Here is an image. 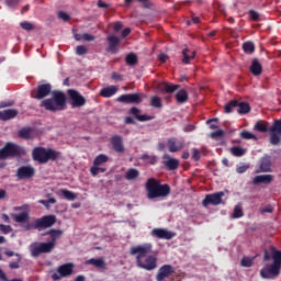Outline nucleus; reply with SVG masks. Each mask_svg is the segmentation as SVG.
<instances>
[{"label":"nucleus","mask_w":281,"mask_h":281,"mask_svg":"<svg viewBox=\"0 0 281 281\" xmlns=\"http://www.w3.org/2000/svg\"><path fill=\"white\" fill-rule=\"evenodd\" d=\"M150 106H153V109H162L164 103H161V98H159L158 95L151 97Z\"/></svg>","instance_id":"obj_42"},{"label":"nucleus","mask_w":281,"mask_h":281,"mask_svg":"<svg viewBox=\"0 0 281 281\" xmlns=\"http://www.w3.org/2000/svg\"><path fill=\"white\" fill-rule=\"evenodd\" d=\"M125 61L130 67H135L138 63L137 55L135 53H130L125 57Z\"/></svg>","instance_id":"obj_38"},{"label":"nucleus","mask_w":281,"mask_h":281,"mask_svg":"<svg viewBox=\"0 0 281 281\" xmlns=\"http://www.w3.org/2000/svg\"><path fill=\"white\" fill-rule=\"evenodd\" d=\"M19 137L22 139H31L32 138V128L23 127L19 131Z\"/></svg>","instance_id":"obj_41"},{"label":"nucleus","mask_w":281,"mask_h":281,"mask_svg":"<svg viewBox=\"0 0 281 281\" xmlns=\"http://www.w3.org/2000/svg\"><path fill=\"white\" fill-rule=\"evenodd\" d=\"M150 254H153V244L137 245L130 249V255L136 256L137 268L145 271L157 269V255Z\"/></svg>","instance_id":"obj_1"},{"label":"nucleus","mask_w":281,"mask_h":281,"mask_svg":"<svg viewBox=\"0 0 281 281\" xmlns=\"http://www.w3.org/2000/svg\"><path fill=\"white\" fill-rule=\"evenodd\" d=\"M52 98L45 99L41 102L40 106L50 113H57L58 111H65L67 109V95L63 91H53Z\"/></svg>","instance_id":"obj_2"},{"label":"nucleus","mask_w":281,"mask_h":281,"mask_svg":"<svg viewBox=\"0 0 281 281\" xmlns=\"http://www.w3.org/2000/svg\"><path fill=\"white\" fill-rule=\"evenodd\" d=\"M151 236L155 238H159L161 240H172L177 236V234L166 229V228H154L151 231Z\"/></svg>","instance_id":"obj_15"},{"label":"nucleus","mask_w":281,"mask_h":281,"mask_svg":"<svg viewBox=\"0 0 281 281\" xmlns=\"http://www.w3.org/2000/svg\"><path fill=\"white\" fill-rule=\"evenodd\" d=\"M146 190H147V198L159 199L161 196H168L170 194V186L169 184H161L159 180L155 178H149L146 181Z\"/></svg>","instance_id":"obj_5"},{"label":"nucleus","mask_w":281,"mask_h":281,"mask_svg":"<svg viewBox=\"0 0 281 281\" xmlns=\"http://www.w3.org/2000/svg\"><path fill=\"white\" fill-rule=\"evenodd\" d=\"M61 153L45 147H35L32 151L33 161H37V164H48L49 161H58L60 159Z\"/></svg>","instance_id":"obj_4"},{"label":"nucleus","mask_w":281,"mask_h":281,"mask_svg":"<svg viewBox=\"0 0 281 281\" xmlns=\"http://www.w3.org/2000/svg\"><path fill=\"white\" fill-rule=\"evenodd\" d=\"M130 113L138 120V122H150V120H154V116L147 115V114H139L142 113V110L139 108L133 106L130 110Z\"/></svg>","instance_id":"obj_23"},{"label":"nucleus","mask_w":281,"mask_h":281,"mask_svg":"<svg viewBox=\"0 0 281 281\" xmlns=\"http://www.w3.org/2000/svg\"><path fill=\"white\" fill-rule=\"evenodd\" d=\"M182 63H184V65H190V61L196 56V52L184 48L182 50Z\"/></svg>","instance_id":"obj_30"},{"label":"nucleus","mask_w":281,"mask_h":281,"mask_svg":"<svg viewBox=\"0 0 281 281\" xmlns=\"http://www.w3.org/2000/svg\"><path fill=\"white\" fill-rule=\"evenodd\" d=\"M58 19H60L61 21L67 23V21H71V15H69V13H67L65 11H59L58 12Z\"/></svg>","instance_id":"obj_49"},{"label":"nucleus","mask_w":281,"mask_h":281,"mask_svg":"<svg viewBox=\"0 0 281 281\" xmlns=\"http://www.w3.org/2000/svg\"><path fill=\"white\" fill-rule=\"evenodd\" d=\"M20 27L22 30H25V32H32V30H34V24H32L31 22L24 21L20 23Z\"/></svg>","instance_id":"obj_48"},{"label":"nucleus","mask_w":281,"mask_h":281,"mask_svg":"<svg viewBox=\"0 0 281 281\" xmlns=\"http://www.w3.org/2000/svg\"><path fill=\"white\" fill-rule=\"evenodd\" d=\"M223 135H225V132L223 130H217V131L211 133L212 139L223 137Z\"/></svg>","instance_id":"obj_53"},{"label":"nucleus","mask_w":281,"mask_h":281,"mask_svg":"<svg viewBox=\"0 0 281 281\" xmlns=\"http://www.w3.org/2000/svg\"><path fill=\"white\" fill-rule=\"evenodd\" d=\"M234 109H238V101L237 100H231L227 104L224 106L225 113H232Z\"/></svg>","instance_id":"obj_43"},{"label":"nucleus","mask_w":281,"mask_h":281,"mask_svg":"<svg viewBox=\"0 0 281 281\" xmlns=\"http://www.w3.org/2000/svg\"><path fill=\"white\" fill-rule=\"evenodd\" d=\"M109 161V156L104 154L98 155L93 160V166H102V164H106Z\"/></svg>","instance_id":"obj_40"},{"label":"nucleus","mask_w":281,"mask_h":281,"mask_svg":"<svg viewBox=\"0 0 281 281\" xmlns=\"http://www.w3.org/2000/svg\"><path fill=\"white\" fill-rule=\"evenodd\" d=\"M52 93V83H40L35 89L31 90L33 100H45Z\"/></svg>","instance_id":"obj_8"},{"label":"nucleus","mask_w":281,"mask_h":281,"mask_svg":"<svg viewBox=\"0 0 281 281\" xmlns=\"http://www.w3.org/2000/svg\"><path fill=\"white\" fill-rule=\"evenodd\" d=\"M180 85H175V83H168V82H162L157 86V89L160 93H175V91H178L180 89Z\"/></svg>","instance_id":"obj_20"},{"label":"nucleus","mask_w":281,"mask_h":281,"mask_svg":"<svg viewBox=\"0 0 281 281\" xmlns=\"http://www.w3.org/2000/svg\"><path fill=\"white\" fill-rule=\"evenodd\" d=\"M193 154H192V159L194 161H199V159H201V151L196 148H193Z\"/></svg>","instance_id":"obj_56"},{"label":"nucleus","mask_w":281,"mask_h":281,"mask_svg":"<svg viewBox=\"0 0 281 281\" xmlns=\"http://www.w3.org/2000/svg\"><path fill=\"white\" fill-rule=\"evenodd\" d=\"M36 175V169L32 166H22L16 170L18 179H32Z\"/></svg>","instance_id":"obj_17"},{"label":"nucleus","mask_w":281,"mask_h":281,"mask_svg":"<svg viewBox=\"0 0 281 281\" xmlns=\"http://www.w3.org/2000/svg\"><path fill=\"white\" fill-rule=\"evenodd\" d=\"M271 181H273V177L271 175H260L254 178L252 183L255 186H259V183L269 184Z\"/></svg>","instance_id":"obj_26"},{"label":"nucleus","mask_w":281,"mask_h":281,"mask_svg":"<svg viewBox=\"0 0 281 281\" xmlns=\"http://www.w3.org/2000/svg\"><path fill=\"white\" fill-rule=\"evenodd\" d=\"M239 137H241V139H258V137L251 134L249 131L240 132Z\"/></svg>","instance_id":"obj_47"},{"label":"nucleus","mask_w":281,"mask_h":281,"mask_svg":"<svg viewBox=\"0 0 281 281\" xmlns=\"http://www.w3.org/2000/svg\"><path fill=\"white\" fill-rule=\"evenodd\" d=\"M69 100H70V106L71 109H80L87 104V99L78 92V90L69 89L67 90Z\"/></svg>","instance_id":"obj_9"},{"label":"nucleus","mask_w":281,"mask_h":281,"mask_svg":"<svg viewBox=\"0 0 281 281\" xmlns=\"http://www.w3.org/2000/svg\"><path fill=\"white\" fill-rule=\"evenodd\" d=\"M21 0H5V3L9 8H15V5H19V2Z\"/></svg>","instance_id":"obj_61"},{"label":"nucleus","mask_w":281,"mask_h":281,"mask_svg":"<svg viewBox=\"0 0 281 281\" xmlns=\"http://www.w3.org/2000/svg\"><path fill=\"white\" fill-rule=\"evenodd\" d=\"M59 194L66 199V201H76L77 196L76 193L67 190V189H61L59 190Z\"/></svg>","instance_id":"obj_36"},{"label":"nucleus","mask_w":281,"mask_h":281,"mask_svg":"<svg viewBox=\"0 0 281 281\" xmlns=\"http://www.w3.org/2000/svg\"><path fill=\"white\" fill-rule=\"evenodd\" d=\"M117 93V87L116 86H110L106 88L101 89L100 95L102 98H113Z\"/></svg>","instance_id":"obj_29"},{"label":"nucleus","mask_w":281,"mask_h":281,"mask_svg":"<svg viewBox=\"0 0 281 281\" xmlns=\"http://www.w3.org/2000/svg\"><path fill=\"white\" fill-rule=\"evenodd\" d=\"M15 212H30V206L27 204H24L22 206H16Z\"/></svg>","instance_id":"obj_60"},{"label":"nucleus","mask_w":281,"mask_h":281,"mask_svg":"<svg viewBox=\"0 0 281 281\" xmlns=\"http://www.w3.org/2000/svg\"><path fill=\"white\" fill-rule=\"evenodd\" d=\"M241 267H252L254 266V259L249 257H244L240 262Z\"/></svg>","instance_id":"obj_50"},{"label":"nucleus","mask_w":281,"mask_h":281,"mask_svg":"<svg viewBox=\"0 0 281 281\" xmlns=\"http://www.w3.org/2000/svg\"><path fill=\"white\" fill-rule=\"evenodd\" d=\"M8 106H14V101H1L0 109H8Z\"/></svg>","instance_id":"obj_55"},{"label":"nucleus","mask_w":281,"mask_h":281,"mask_svg":"<svg viewBox=\"0 0 281 281\" xmlns=\"http://www.w3.org/2000/svg\"><path fill=\"white\" fill-rule=\"evenodd\" d=\"M248 14L251 21H260V14L257 11L250 10Z\"/></svg>","instance_id":"obj_52"},{"label":"nucleus","mask_w":281,"mask_h":281,"mask_svg":"<svg viewBox=\"0 0 281 281\" xmlns=\"http://www.w3.org/2000/svg\"><path fill=\"white\" fill-rule=\"evenodd\" d=\"M111 146L115 153H124V139L120 135H114L110 139Z\"/></svg>","instance_id":"obj_18"},{"label":"nucleus","mask_w":281,"mask_h":281,"mask_svg":"<svg viewBox=\"0 0 281 281\" xmlns=\"http://www.w3.org/2000/svg\"><path fill=\"white\" fill-rule=\"evenodd\" d=\"M76 54H77V56H85L87 54V46H85V45L77 46Z\"/></svg>","instance_id":"obj_51"},{"label":"nucleus","mask_w":281,"mask_h":281,"mask_svg":"<svg viewBox=\"0 0 281 281\" xmlns=\"http://www.w3.org/2000/svg\"><path fill=\"white\" fill-rule=\"evenodd\" d=\"M272 251V259H273V263L274 266L279 267V269H281V251L280 250H276V248H271Z\"/></svg>","instance_id":"obj_35"},{"label":"nucleus","mask_w":281,"mask_h":281,"mask_svg":"<svg viewBox=\"0 0 281 281\" xmlns=\"http://www.w3.org/2000/svg\"><path fill=\"white\" fill-rule=\"evenodd\" d=\"M243 49L245 54H254V52H256V46L254 45V42H245L243 44Z\"/></svg>","instance_id":"obj_44"},{"label":"nucleus","mask_w":281,"mask_h":281,"mask_svg":"<svg viewBox=\"0 0 281 281\" xmlns=\"http://www.w3.org/2000/svg\"><path fill=\"white\" fill-rule=\"evenodd\" d=\"M0 232H2V234H10V232H12V226L0 224Z\"/></svg>","instance_id":"obj_54"},{"label":"nucleus","mask_w":281,"mask_h":281,"mask_svg":"<svg viewBox=\"0 0 281 281\" xmlns=\"http://www.w3.org/2000/svg\"><path fill=\"white\" fill-rule=\"evenodd\" d=\"M280 267L271 263L269 267L261 269L260 276L265 280H272V278H278V276H280Z\"/></svg>","instance_id":"obj_14"},{"label":"nucleus","mask_w":281,"mask_h":281,"mask_svg":"<svg viewBox=\"0 0 281 281\" xmlns=\"http://www.w3.org/2000/svg\"><path fill=\"white\" fill-rule=\"evenodd\" d=\"M256 172H271V157H262L259 161V168L256 170Z\"/></svg>","instance_id":"obj_22"},{"label":"nucleus","mask_w":281,"mask_h":281,"mask_svg":"<svg viewBox=\"0 0 281 281\" xmlns=\"http://www.w3.org/2000/svg\"><path fill=\"white\" fill-rule=\"evenodd\" d=\"M224 196L225 192L223 191L207 194L203 200L202 205H204V207H207V205H221V203H223Z\"/></svg>","instance_id":"obj_13"},{"label":"nucleus","mask_w":281,"mask_h":281,"mask_svg":"<svg viewBox=\"0 0 281 281\" xmlns=\"http://www.w3.org/2000/svg\"><path fill=\"white\" fill-rule=\"evenodd\" d=\"M74 274V263H64L57 268V273L52 274V280L58 281Z\"/></svg>","instance_id":"obj_10"},{"label":"nucleus","mask_w":281,"mask_h":281,"mask_svg":"<svg viewBox=\"0 0 281 281\" xmlns=\"http://www.w3.org/2000/svg\"><path fill=\"white\" fill-rule=\"evenodd\" d=\"M12 218L15 221V223H26V221H30V212L13 214Z\"/></svg>","instance_id":"obj_32"},{"label":"nucleus","mask_w":281,"mask_h":281,"mask_svg":"<svg viewBox=\"0 0 281 281\" xmlns=\"http://www.w3.org/2000/svg\"><path fill=\"white\" fill-rule=\"evenodd\" d=\"M18 256V261L11 262L9 265L10 269H19L20 265L19 262H21V255H16Z\"/></svg>","instance_id":"obj_58"},{"label":"nucleus","mask_w":281,"mask_h":281,"mask_svg":"<svg viewBox=\"0 0 281 281\" xmlns=\"http://www.w3.org/2000/svg\"><path fill=\"white\" fill-rule=\"evenodd\" d=\"M90 172H91L92 177H98V172H100V167L93 165V167L90 168Z\"/></svg>","instance_id":"obj_62"},{"label":"nucleus","mask_w":281,"mask_h":281,"mask_svg":"<svg viewBox=\"0 0 281 281\" xmlns=\"http://www.w3.org/2000/svg\"><path fill=\"white\" fill-rule=\"evenodd\" d=\"M175 273V267L172 265H162L156 274L157 281H164L166 278H170Z\"/></svg>","instance_id":"obj_16"},{"label":"nucleus","mask_w":281,"mask_h":281,"mask_svg":"<svg viewBox=\"0 0 281 281\" xmlns=\"http://www.w3.org/2000/svg\"><path fill=\"white\" fill-rule=\"evenodd\" d=\"M142 98H146V95L139 93L122 94L116 101L121 104H142Z\"/></svg>","instance_id":"obj_11"},{"label":"nucleus","mask_w":281,"mask_h":281,"mask_svg":"<svg viewBox=\"0 0 281 281\" xmlns=\"http://www.w3.org/2000/svg\"><path fill=\"white\" fill-rule=\"evenodd\" d=\"M24 154L25 149H23V147L14 143H7L3 148L0 149V160L10 159V157H23Z\"/></svg>","instance_id":"obj_6"},{"label":"nucleus","mask_w":281,"mask_h":281,"mask_svg":"<svg viewBox=\"0 0 281 281\" xmlns=\"http://www.w3.org/2000/svg\"><path fill=\"white\" fill-rule=\"evenodd\" d=\"M19 115V110L16 109H8L2 111V122H8L10 120H14Z\"/></svg>","instance_id":"obj_28"},{"label":"nucleus","mask_w":281,"mask_h":281,"mask_svg":"<svg viewBox=\"0 0 281 281\" xmlns=\"http://www.w3.org/2000/svg\"><path fill=\"white\" fill-rule=\"evenodd\" d=\"M255 131L259 133H270L269 143L271 146H280L281 143V119L274 120L271 126L262 122H257L255 124Z\"/></svg>","instance_id":"obj_3"},{"label":"nucleus","mask_w":281,"mask_h":281,"mask_svg":"<svg viewBox=\"0 0 281 281\" xmlns=\"http://www.w3.org/2000/svg\"><path fill=\"white\" fill-rule=\"evenodd\" d=\"M231 153L234 157H244L246 155L247 149L240 147V146H233L231 148Z\"/></svg>","instance_id":"obj_39"},{"label":"nucleus","mask_w":281,"mask_h":281,"mask_svg":"<svg viewBox=\"0 0 281 281\" xmlns=\"http://www.w3.org/2000/svg\"><path fill=\"white\" fill-rule=\"evenodd\" d=\"M54 251V244L46 243H32L30 245V252L32 258H38L41 254H52Z\"/></svg>","instance_id":"obj_7"},{"label":"nucleus","mask_w":281,"mask_h":281,"mask_svg":"<svg viewBox=\"0 0 281 281\" xmlns=\"http://www.w3.org/2000/svg\"><path fill=\"white\" fill-rule=\"evenodd\" d=\"M243 215V206L240 204H237L233 211V218H241Z\"/></svg>","instance_id":"obj_46"},{"label":"nucleus","mask_w":281,"mask_h":281,"mask_svg":"<svg viewBox=\"0 0 281 281\" xmlns=\"http://www.w3.org/2000/svg\"><path fill=\"white\" fill-rule=\"evenodd\" d=\"M53 225H56V215H45L35 220L34 227L35 229H47V227H52Z\"/></svg>","instance_id":"obj_12"},{"label":"nucleus","mask_w":281,"mask_h":281,"mask_svg":"<svg viewBox=\"0 0 281 281\" xmlns=\"http://www.w3.org/2000/svg\"><path fill=\"white\" fill-rule=\"evenodd\" d=\"M142 161H146V164H150L151 166H155L157 164V157L150 156L148 154H143L140 156Z\"/></svg>","instance_id":"obj_45"},{"label":"nucleus","mask_w":281,"mask_h":281,"mask_svg":"<svg viewBox=\"0 0 281 281\" xmlns=\"http://www.w3.org/2000/svg\"><path fill=\"white\" fill-rule=\"evenodd\" d=\"M167 147L169 153H179V150H183L184 144L182 140H178L175 137H171L167 142Z\"/></svg>","instance_id":"obj_19"},{"label":"nucleus","mask_w":281,"mask_h":281,"mask_svg":"<svg viewBox=\"0 0 281 281\" xmlns=\"http://www.w3.org/2000/svg\"><path fill=\"white\" fill-rule=\"evenodd\" d=\"M247 170H249V166L243 165V166L237 167L236 172H238V175H243V173L247 172Z\"/></svg>","instance_id":"obj_57"},{"label":"nucleus","mask_w":281,"mask_h":281,"mask_svg":"<svg viewBox=\"0 0 281 281\" xmlns=\"http://www.w3.org/2000/svg\"><path fill=\"white\" fill-rule=\"evenodd\" d=\"M164 166L167 168V170H177L179 168V159L170 157V155L164 156Z\"/></svg>","instance_id":"obj_24"},{"label":"nucleus","mask_w":281,"mask_h":281,"mask_svg":"<svg viewBox=\"0 0 281 281\" xmlns=\"http://www.w3.org/2000/svg\"><path fill=\"white\" fill-rule=\"evenodd\" d=\"M251 111V106L247 102H238L237 104V113L239 115H246V113H249Z\"/></svg>","instance_id":"obj_33"},{"label":"nucleus","mask_w":281,"mask_h":281,"mask_svg":"<svg viewBox=\"0 0 281 281\" xmlns=\"http://www.w3.org/2000/svg\"><path fill=\"white\" fill-rule=\"evenodd\" d=\"M47 236H50V240L48 241V244L53 245V248L55 249L56 247V241L58 240V238H60V236H63V231L61 229H50L46 233Z\"/></svg>","instance_id":"obj_25"},{"label":"nucleus","mask_w":281,"mask_h":281,"mask_svg":"<svg viewBox=\"0 0 281 281\" xmlns=\"http://www.w3.org/2000/svg\"><path fill=\"white\" fill-rule=\"evenodd\" d=\"M212 122H218V119H211L206 121V124H210V128L214 130V128H218V125L212 123Z\"/></svg>","instance_id":"obj_63"},{"label":"nucleus","mask_w":281,"mask_h":281,"mask_svg":"<svg viewBox=\"0 0 281 281\" xmlns=\"http://www.w3.org/2000/svg\"><path fill=\"white\" fill-rule=\"evenodd\" d=\"M82 41H87V42L95 41V36L91 35L89 33H83Z\"/></svg>","instance_id":"obj_59"},{"label":"nucleus","mask_w":281,"mask_h":281,"mask_svg":"<svg viewBox=\"0 0 281 281\" xmlns=\"http://www.w3.org/2000/svg\"><path fill=\"white\" fill-rule=\"evenodd\" d=\"M250 72L252 76H260V74H262V64H260L258 58L252 59L250 65Z\"/></svg>","instance_id":"obj_27"},{"label":"nucleus","mask_w":281,"mask_h":281,"mask_svg":"<svg viewBox=\"0 0 281 281\" xmlns=\"http://www.w3.org/2000/svg\"><path fill=\"white\" fill-rule=\"evenodd\" d=\"M86 265H93V267H97V269H105L106 263H104V259H95L91 258L86 261Z\"/></svg>","instance_id":"obj_34"},{"label":"nucleus","mask_w":281,"mask_h":281,"mask_svg":"<svg viewBox=\"0 0 281 281\" xmlns=\"http://www.w3.org/2000/svg\"><path fill=\"white\" fill-rule=\"evenodd\" d=\"M139 177V170L135 168H130L125 173V179L127 181H134V179H137Z\"/></svg>","instance_id":"obj_37"},{"label":"nucleus","mask_w":281,"mask_h":281,"mask_svg":"<svg viewBox=\"0 0 281 281\" xmlns=\"http://www.w3.org/2000/svg\"><path fill=\"white\" fill-rule=\"evenodd\" d=\"M176 100L178 104H186L188 100H190V97L188 94V91L186 89H181L176 93Z\"/></svg>","instance_id":"obj_31"},{"label":"nucleus","mask_w":281,"mask_h":281,"mask_svg":"<svg viewBox=\"0 0 281 281\" xmlns=\"http://www.w3.org/2000/svg\"><path fill=\"white\" fill-rule=\"evenodd\" d=\"M106 41L109 43L106 52H109L110 54H115L117 52V47H120V37L111 34L108 36Z\"/></svg>","instance_id":"obj_21"},{"label":"nucleus","mask_w":281,"mask_h":281,"mask_svg":"<svg viewBox=\"0 0 281 281\" xmlns=\"http://www.w3.org/2000/svg\"><path fill=\"white\" fill-rule=\"evenodd\" d=\"M122 27H124V24H122V22H120V21L115 22L113 25L114 32H120L122 30Z\"/></svg>","instance_id":"obj_64"}]
</instances>
